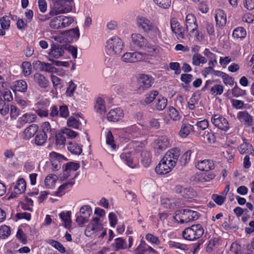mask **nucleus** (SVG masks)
Returning <instances> with one entry per match:
<instances>
[{
  "label": "nucleus",
  "instance_id": "28",
  "mask_svg": "<svg viewBox=\"0 0 254 254\" xmlns=\"http://www.w3.org/2000/svg\"><path fill=\"white\" fill-rule=\"evenodd\" d=\"M194 127L190 124H183L179 131V135L182 138L187 137L191 131H193Z\"/></svg>",
  "mask_w": 254,
  "mask_h": 254
},
{
  "label": "nucleus",
  "instance_id": "25",
  "mask_svg": "<svg viewBox=\"0 0 254 254\" xmlns=\"http://www.w3.org/2000/svg\"><path fill=\"white\" fill-rule=\"evenodd\" d=\"M37 118L36 114L32 113H26L20 117L18 119L19 122L21 125H24L26 123H31L34 122Z\"/></svg>",
  "mask_w": 254,
  "mask_h": 254
},
{
  "label": "nucleus",
  "instance_id": "59",
  "mask_svg": "<svg viewBox=\"0 0 254 254\" xmlns=\"http://www.w3.org/2000/svg\"><path fill=\"white\" fill-rule=\"evenodd\" d=\"M91 222L93 225L94 234L102 229L103 227L100 223L99 218L94 217Z\"/></svg>",
  "mask_w": 254,
  "mask_h": 254
},
{
  "label": "nucleus",
  "instance_id": "35",
  "mask_svg": "<svg viewBox=\"0 0 254 254\" xmlns=\"http://www.w3.org/2000/svg\"><path fill=\"white\" fill-rule=\"evenodd\" d=\"M55 134L56 144L57 145L62 146L65 144V136L63 130L56 132Z\"/></svg>",
  "mask_w": 254,
  "mask_h": 254
},
{
  "label": "nucleus",
  "instance_id": "45",
  "mask_svg": "<svg viewBox=\"0 0 254 254\" xmlns=\"http://www.w3.org/2000/svg\"><path fill=\"white\" fill-rule=\"evenodd\" d=\"M158 95V92L156 90H153L145 95L144 102L146 104L151 103Z\"/></svg>",
  "mask_w": 254,
  "mask_h": 254
},
{
  "label": "nucleus",
  "instance_id": "49",
  "mask_svg": "<svg viewBox=\"0 0 254 254\" xmlns=\"http://www.w3.org/2000/svg\"><path fill=\"white\" fill-rule=\"evenodd\" d=\"M195 126L196 127V128L199 131V132L201 131L203 132L208 128L209 124L207 120H203L197 121L195 124Z\"/></svg>",
  "mask_w": 254,
  "mask_h": 254
},
{
  "label": "nucleus",
  "instance_id": "52",
  "mask_svg": "<svg viewBox=\"0 0 254 254\" xmlns=\"http://www.w3.org/2000/svg\"><path fill=\"white\" fill-rule=\"evenodd\" d=\"M145 239L147 241L153 245H159L161 243L158 237L151 233L147 234L145 236Z\"/></svg>",
  "mask_w": 254,
  "mask_h": 254
},
{
  "label": "nucleus",
  "instance_id": "36",
  "mask_svg": "<svg viewBox=\"0 0 254 254\" xmlns=\"http://www.w3.org/2000/svg\"><path fill=\"white\" fill-rule=\"evenodd\" d=\"M192 2L197 5L198 9L202 13H207L208 7L206 3V0H192Z\"/></svg>",
  "mask_w": 254,
  "mask_h": 254
},
{
  "label": "nucleus",
  "instance_id": "51",
  "mask_svg": "<svg viewBox=\"0 0 254 254\" xmlns=\"http://www.w3.org/2000/svg\"><path fill=\"white\" fill-rule=\"evenodd\" d=\"M79 212L81 215L88 218L92 213V209L90 206L85 205L80 208Z\"/></svg>",
  "mask_w": 254,
  "mask_h": 254
},
{
  "label": "nucleus",
  "instance_id": "6",
  "mask_svg": "<svg viewBox=\"0 0 254 254\" xmlns=\"http://www.w3.org/2000/svg\"><path fill=\"white\" fill-rule=\"evenodd\" d=\"M204 229L201 225L198 224L186 228L182 233L183 238L189 241L197 240L203 235Z\"/></svg>",
  "mask_w": 254,
  "mask_h": 254
},
{
  "label": "nucleus",
  "instance_id": "40",
  "mask_svg": "<svg viewBox=\"0 0 254 254\" xmlns=\"http://www.w3.org/2000/svg\"><path fill=\"white\" fill-rule=\"evenodd\" d=\"M67 148L71 153L76 155H79L82 152L81 147L76 143L69 142Z\"/></svg>",
  "mask_w": 254,
  "mask_h": 254
},
{
  "label": "nucleus",
  "instance_id": "48",
  "mask_svg": "<svg viewBox=\"0 0 254 254\" xmlns=\"http://www.w3.org/2000/svg\"><path fill=\"white\" fill-rule=\"evenodd\" d=\"M167 100L166 98H158L155 102V108L158 111L164 109L167 105Z\"/></svg>",
  "mask_w": 254,
  "mask_h": 254
},
{
  "label": "nucleus",
  "instance_id": "39",
  "mask_svg": "<svg viewBox=\"0 0 254 254\" xmlns=\"http://www.w3.org/2000/svg\"><path fill=\"white\" fill-rule=\"evenodd\" d=\"M46 134H44L39 131L35 138V143L38 146H41L45 144L47 138Z\"/></svg>",
  "mask_w": 254,
  "mask_h": 254
},
{
  "label": "nucleus",
  "instance_id": "13",
  "mask_svg": "<svg viewBox=\"0 0 254 254\" xmlns=\"http://www.w3.org/2000/svg\"><path fill=\"white\" fill-rule=\"evenodd\" d=\"M26 188V183L23 178L19 179L14 186L13 191L11 193L8 199L17 197L19 194L24 192Z\"/></svg>",
  "mask_w": 254,
  "mask_h": 254
},
{
  "label": "nucleus",
  "instance_id": "18",
  "mask_svg": "<svg viewBox=\"0 0 254 254\" xmlns=\"http://www.w3.org/2000/svg\"><path fill=\"white\" fill-rule=\"evenodd\" d=\"M50 157L52 169L54 171L58 170L61 166L60 161L64 159V157L55 152L50 153Z\"/></svg>",
  "mask_w": 254,
  "mask_h": 254
},
{
  "label": "nucleus",
  "instance_id": "29",
  "mask_svg": "<svg viewBox=\"0 0 254 254\" xmlns=\"http://www.w3.org/2000/svg\"><path fill=\"white\" fill-rule=\"evenodd\" d=\"M96 112L100 115H103L106 112L104 100L101 98H98L94 106Z\"/></svg>",
  "mask_w": 254,
  "mask_h": 254
},
{
  "label": "nucleus",
  "instance_id": "32",
  "mask_svg": "<svg viewBox=\"0 0 254 254\" xmlns=\"http://www.w3.org/2000/svg\"><path fill=\"white\" fill-rule=\"evenodd\" d=\"M207 62L206 58L200 54H193L192 57V64L193 65L199 66L201 64H206Z\"/></svg>",
  "mask_w": 254,
  "mask_h": 254
},
{
  "label": "nucleus",
  "instance_id": "58",
  "mask_svg": "<svg viewBox=\"0 0 254 254\" xmlns=\"http://www.w3.org/2000/svg\"><path fill=\"white\" fill-rule=\"evenodd\" d=\"M232 93L233 96L238 97L245 95L246 94V91L245 90L241 89L237 85H235L232 90Z\"/></svg>",
  "mask_w": 254,
  "mask_h": 254
},
{
  "label": "nucleus",
  "instance_id": "15",
  "mask_svg": "<svg viewBox=\"0 0 254 254\" xmlns=\"http://www.w3.org/2000/svg\"><path fill=\"white\" fill-rule=\"evenodd\" d=\"M169 146V140L165 135L159 136L154 142V148L158 153L166 149Z\"/></svg>",
  "mask_w": 254,
  "mask_h": 254
},
{
  "label": "nucleus",
  "instance_id": "1",
  "mask_svg": "<svg viewBox=\"0 0 254 254\" xmlns=\"http://www.w3.org/2000/svg\"><path fill=\"white\" fill-rule=\"evenodd\" d=\"M180 155V150L178 148H173L168 150L156 167V172L159 175H164L170 172L176 166Z\"/></svg>",
  "mask_w": 254,
  "mask_h": 254
},
{
  "label": "nucleus",
  "instance_id": "37",
  "mask_svg": "<svg viewBox=\"0 0 254 254\" xmlns=\"http://www.w3.org/2000/svg\"><path fill=\"white\" fill-rule=\"evenodd\" d=\"M196 192L190 187H185L181 196L186 198H191L195 196Z\"/></svg>",
  "mask_w": 254,
  "mask_h": 254
},
{
  "label": "nucleus",
  "instance_id": "8",
  "mask_svg": "<svg viewBox=\"0 0 254 254\" xmlns=\"http://www.w3.org/2000/svg\"><path fill=\"white\" fill-rule=\"evenodd\" d=\"M73 0H55L53 9L51 11V15L67 13L72 9Z\"/></svg>",
  "mask_w": 254,
  "mask_h": 254
},
{
  "label": "nucleus",
  "instance_id": "56",
  "mask_svg": "<svg viewBox=\"0 0 254 254\" xmlns=\"http://www.w3.org/2000/svg\"><path fill=\"white\" fill-rule=\"evenodd\" d=\"M52 82L56 89H61L63 87L62 79L56 75H52Z\"/></svg>",
  "mask_w": 254,
  "mask_h": 254
},
{
  "label": "nucleus",
  "instance_id": "43",
  "mask_svg": "<svg viewBox=\"0 0 254 254\" xmlns=\"http://www.w3.org/2000/svg\"><path fill=\"white\" fill-rule=\"evenodd\" d=\"M60 19H61L60 15L50 19L49 23L50 27L54 29H62V27H61V20Z\"/></svg>",
  "mask_w": 254,
  "mask_h": 254
},
{
  "label": "nucleus",
  "instance_id": "30",
  "mask_svg": "<svg viewBox=\"0 0 254 254\" xmlns=\"http://www.w3.org/2000/svg\"><path fill=\"white\" fill-rule=\"evenodd\" d=\"M247 36V31L243 27H238L234 29L232 36L235 39H243Z\"/></svg>",
  "mask_w": 254,
  "mask_h": 254
},
{
  "label": "nucleus",
  "instance_id": "54",
  "mask_svg": "<svg viewBox=\"0 0 254 254\" xmlns=\"http://www.w3.org/2000/svg\"><path fill=\"white\" fill-rule=\"evenodd\" d=\"M57 179V177L53 174H50L47 176L45 180V186L47 187L50 188L53 185Z\"/></svg>",
  "mask_w": 254,
  "mask_h": 254
},
{
  "label": "nucleus",
  "instance_id": "60",
  "mask_svg": "<svg viewBox=\"0 0 254 254\" xmlns=\"http://www.w3.org/2000/svg\"><path fill=\"white\" fill-rule=\"evenodd\" d=\"M205 174L204 173H199V174H195L192 176V181L195 183H204L207 181V180L205 179Z\"/></svg>",
  "mask_w": 254,
  "mask_h": 254
},
{
  "label": "nucleus",
  "instance_id": "55",
  "mask_svg": "<svg viewBox=\"0 0 254 254\" xmlns=\"http://www.w3.org/2000/svg\"><path fill=\"white\" fill-rule=\"evenodd\" d=\"M10 234V229L9 227L3 225L0 227V237L5 239Z\"/></svg>",
  "mask_w": 254,
  "mask_h": 254
},
{
  "label": "nucleus",
  "instance_id": "10",
  "mask_svg": "<svg viewBox=\"0 0 254 254\" xmlns=\"http://www.w3.org/2000/svg\"><path fill=\"white\" fill-rule=\"evenodd\" d=\"M186 30L190 35H193L199 39V33L197 30L196 19L194 15L189 14L186 17Z\"/></svg>",
  "mask_w": 254,
  "mask_h": 254
},
{
  "label": "nucleus",
  "instance_id": "2",
  "mask_svg": "<svg viewBox=\"0 0 254 254\" xmlns=\"http://www.w3.org/2000/svg\"><path fill=\"white\" fill-rule=\"evenodd\" d=\"M124 43L121 39L118 37H113L109 39L106 43L105 52L111 57L119 55L123 51ZM113 58L106 57L105 62L110 65L113 62Z\"/></svg>",
  "mask_w": 254,
  "mask_h": 254
},
{
  "label": "nucleus",
  "instance_id": "44",
  "mask_svg": "<svg viewBox=\"0 0 254 254\" xmlns=\"http://www.w3.org/2000/svg\"><path fill=\"white\" fill-rule=\"evenodd\" d=\"M224 91V87L221 84H216L210 88V92L214 96L221 95Z\"/></svg>",
  "mask_w": 254,
  "mask_h": 254
},
{
  "label": "nucleus",
  "instance_id": "11",
  "mask_svg": "<svg viewBox=\"0 0 254 254\" xmlns=\"http://www.w3.org/2000/svg\"><path fill=\"white\" fill-rule=\"evenodd\" d=\"M212 124L218 129L227 131L230 128L227 120L223 116L219 115H213L211 119Z\"/></svg>",
  "mask_w": 254,
  "mask_h": 254
},
{
  "label": "nucleus",
  "instance_id": "22",
  "mask_svg": "<svg viewBox=\"0 0 254 254\" xmlns=\"http://www.w3.org/2000/svg\"><path fill=\"white\" fill-rule=\"evenodd\" d=\"M42 130L39 131L43 134H46L47 137H49V139L52 138H54L55 134V129H52L50 123L48 122H45L42 124L41 126Z\"/></svg>",
  "mask_w": 254,
  "mask_h": 254
},
{
  "label": "nucleus",
  "instance_id": "24",
  "mask_svg": "<svg viewBox=\"0 0 254 254\" xmlns=\"http://www.w3.org/2000/svg\"><path fill=\"white\" fill-rule=\"evenodd\" d=\"M38 127L35 124H32L25 129L24 131V138L29 139L38 131Z\"/></svg>",
  "mask_w": 254,
  "mask_h": 254
},
{
  "label": "nucleus",
  "instance_id": "61",
  "mask_svg": "<svg viewBox=\"0 0 254 254\" xmlns=\"http://www.w3.org/2000/svg\"><path fill=\"white\" fill-rule=\"evenodd\" d=\"M9 108L8 105L5 103L2 99H0V113L1 115L4 116L8 113Z\"/></svg>",
  "mask_w": 254,
  "mask_h": 254
},
{
  "label": "nucleus",
  "instance_id": "46",
  "mask_svg": "<svg viewBox=\"0 0 254 254\" xmlns=\"http://www.w3.org/2000/svg\"><path fill=\"white\" fill-rule=\"evenodd\" d=\"M168 114L170 118L173 121H179L181 119L179 112L173 107H169Z\"/></svg>",
  "mask_w": 254,
  "mask_h": 254
},
{
  "label": "nucleus",
  "instance_id": "17",
  "mask_svg": "<svg viewBox=\"0 0 254 254\" xmlns=\"http://www.w3.org/2000/svg\"><path fill=\"white\" fill-rule=\"evenodd\" d=\"M124 117L123 110L120 108H116L110 111L108 113L107 118L110 122H117Z\"/></svg>",
  "mask_w": 254,
  "mask_h": 254
},
{
  "label": "nucleus",
  "instance_id": "62",
  "mask_svg": "<svg viewBox=\"0 0 254 254\" xmlns=\"http://www.w3.org/2000/svg\"><path fill=\"white\" fill-rule=\"evenodd\" d=\"M79 167L80 165L78 163L69 162L66 163L64 169L66 171H67L69 173L71 171H75L77 170Z\"/></svg>",
  "mask_w": 254,
  "mask_h": 254
},
{
  "label": "nucleus",
  "instance_id": "16",
  "mask_svg": "<svg viewBox=\"0 0 254 254\" xmlns=\"http://www.w3.org/2000/svg\"><path fill=\"white\" fill-rule=\"evenodd\" d=\"M195 166L198 170L202 171H209L214 168V164L211 160L204 159L198 161Z\"/></svg>",
  "mask_w": 254,
  "mask_h": 254
},
{
  "label": "nucleus",
  "instance_id": "27",
  "mask_svg": "<svg viewBox=\"0 0 254 254\" xmlns=\"http://www.w3.org/2000/svg\"><path fill=\"white\" fill-rule=\"evenodd\" d=\"M193 152V150L190 149L182 155L179 161L181 166H185L190 162L191 154Z\"/></svg>",
  "mask_w": 254,
  "mask_h": 254
},
{
  "label": "nucleus",
  "instance_id": "31",
  "mask_svg": "<svg viewBox=\"0 0 254 254\" xmlns=\"http://www.w3.org/2000/svg\"><path fill=\"white\" fill-rule=\"evenodd\" d=\"M141 163L145 167H148L151 163V154L149 151L143 150L141 153Z\"/></svg>",
  "mask_w": 254,
  "mask_h": 254
},
{
  "label": "nucleus",
  "instance_id": "57",
  "mask_svg": "<svg viewBox=\"0 0 254 254\" xmlns=\"http://www.w3.org/2000/svg\"><path fill=\"white\" fill-rule=\"evenodd\" d=\"M145 242L143 240H141L140 245L137 247L135 250L136 254H144L145 252H147V247L148 246Z\"/></svg>",
  "mask_w": 254,
  "mask_h": 254
},
{
  "label": "nucleus",
  "instance_id": "19",
  "mask_svg": "<svg viewBox=\"0 0 254 254\" xmlns=\"http://www.w3.org/2000/svg\"><path fill=\"white\" fill-rule=\"evenodd\" d=\"M215 19L216 26L219 27H223L225 26L227 21L226 14L223 10L219 9L215 11Z\"/></svg>",
  "mask_w": 254,
  "mask_h": 254
},
{
  "label": "nucleus",
  "instance_id": "23",
  "mask_svg": "<svg viewBox=\"0 0 254 254\" xmlns=\"http://www.w3.org/2000/svg\"><path fill=\"white\" fill-rule=\"evenodd\" d=\"M199 134L203 137L205 142L213 143L216 141V137L215 134L211 130H206L203 132L200 131L199 132Z\"/></svg>",
  "mask_w": 254,
  "mask_h": 254
},
{
  "label": "nucleus",
  "instance_id": "34",
  "mask_svg": "<svg viewBox=\"0 0 254 254\" xmlns=\"http://www.w3.org/2000/svg\"><path fill=\"white\" fill-rule=\"evenodd\" d=\"M70 212L67 211L65 213L62 212L59 215L60 218L64 223V226L66 228L69 227L71 224Z\"/></svg>",
  "mask_w": 254,
  "mask_h": 254
},
{
  "label": "nucleus",
  "instance_id": "53",
  "mask_svg": "<svg viewBox=\"0 0 254 254\" xmlns=\"http://www.w3.org/2000/svg\"><path fill=\"white\" fill-rule=\"evenodd\" d=\"M106 143L110 145L113 150H115L116 145L115 144L113 135L111 131L109 130L106 134Z\"/></svg>",
  "mask_w": 254,
  "mask_h": 254
},
{
  "label": "nucleus",
  "instance_id": "14",
  "mask_svg": "<svg viewBox=\"0 0 254 254\" xmlns=\"http://www.w3.org/2000/svg\"><path fill=\"white\" fill-rule=\"evenodd\" d=\"M64 47L59 44H53L51 45L49 52V58L58 59L64 55Z\"/></svg>",
  "mask_w": 254,
  "mask_h": 254
},
{
  "label": "nucleus",
  "instance_id": "41",
  "mask_svg": "<svg viewBox=\"0 0 254 254\" xmlns=\"http://www.w3.org/2000/svg\"><path fill=\"white\" fill-rule=\"evenodd\" d=\"M14 90L16 91L24 92L26 91L27 85L26 82L22 80H18L14 85Z\"/></svg>",
  "mask_w": 254,
  "mask_h": 254
},
{
  "label": "nucleus",
  "instance_id": "7",
  "mask_svg": "<svg viewBox=\"0 0 254 254\" xmlns=\"http://www.w3.org/2000/svg\"><path fill=\"white\" fill-rule=\"evenodd\" d=\"M154 82V78L148 74H140L137 79L135 90L139 94H142L150 89Z\"/></svg>",
  "mask_w": 254,
  "mask_h": 254
},
{
  "label": "nucleus",
  "instance_id": "63",
  "mask_svg": "<svg viewBox=\"0 0 254 254\" xmlns=\"http://www.w3.org/2000/svg\"><path fill=\"white\" fill-rule=\"evenodd\" d=\"M23 73L25 76H28L31 73V65L28 62H24L22 64Z\"/></svg>",
  "mask_w": 254,
  "mask_h": 254
},
{
  "label": "nucleus",
  "instance_id": "64",
  "mask_svg": "<svg viewBox=\"0 0 254 254\" xmlns=\"http://www.w3.org/2000/svg\"><path fill=\"white\" fill-rule=\"evenodd\" d=\"M10 21L7 16H4L0 19V23L3 29H8L10 26Z\"/></svg>",
  "mask_w": 254,
  "mask_h": 254
},
{
  "label": "nucleus",
  "instance_id": "26",
  "mask_svg": "<svg viewBox=\"0 0 254 254\" xmlns=\"http://www.w3.org/2000/svg\"><path fill=\"white\" fill-rule=\"evenodd\" d=\"M239 151L242 154H247V155H254V149L253 148L252 145L247 142H244L243 144L240 145Z\"/></svg>",
  "mask_w": 254,
  "mask_h": 254
},
{
  "label": "nucleus",
  "instance_id": "5",
  "mask_svg": "<svg viewBox=\"0 0 254 254\" xmlns=\"http://www.w3.org/2000/svg\"><path fill=\"white\" fill-rule=\"evenodd\" d=\"M199 213L190 209L179 210L176 212L174 219L180 224L187 223L198 219Z\"/></svg>",
  "mask_w": 254,
  "mask_h": 254
},
{
  "label": "nucleus",
  "instance_id": "12",
  "mask_svg": "<svg viewBox=\"0 0 254 254\" xmlns=\"http://www.w3.org/2000/svg\"><path fill=\"white\" fill-rule=\"evenodd\" d=\"M171 28L178 39L180 40L185 38V30L176 18H173L171 19Z\"/></svg>",
  "mask_w": 254,
  "mask_h": 254
},
{
  "label": "nucleus",
  "instance_id": "9",
  "mask_svg": "<svg viewBox=\"0 0 254 254\" xmlns=\"http://www.w3.org/2000/svg\"><path fill=\"white\" fill-rule=\"evenodd\" d=\"M131 41L135 46L140 48L145 47L149 52L155 51L156 46L149 43L143 35L139 33H134L131 36Z\"/></svg>",
  "mask_w": 254,
  "mask_h": 254
},
{
  "label": "nucleus",
  "instance_id": "38",
  "mask_svg": "<svg viewBox=\"0 0 254 254\" xmlns=\"http://www.w3.org/2000/svg\"><path fill=\"white\" fill-rule=\"evenodd\" d=\"M75 183L74 179L73 178L70 180V181L64 183L63 185H61L59 188L58 190L56 192V195L57 196H60L63 194V191L65 190L68 186L71 187Z\"/></svg>",
  "mask_w": 254,
  "mask_h": 254
},
{
  "label": "nucleus",
  "instance_id": "47",
  "mask_svg": "<svg viewBox=\"0 0 254 254\" xmlns=\"http://www.w3.org/2000/svg\"><path fill=\"white\" fill-rule=\"evenodd\" d=\"M48 244L52 247H54L62 253H64L65 252V249L63 245L58 241L51 239L49 240Z\"/></svg>",
  "mask_w": 254,
  "mask_h": 254
},
{
  "label": "nucleus",
  "instance_id": "21",
  "mask_svg": "<svg viewBox=\"0 0 254 254\" xmlns=\"http://www.w3.org/2000/svg\"><path fill=\"white\" fill-rule=\"evenodd\" d=\"M34 81L43 88H47L49 83L48 78L40 73H35L34 75Z\"/></svg>",
  "mask_w": 254,
  "mask_h": 254
},
{
  "label": "nucleus",
  "instance_id": "33",
  "mask_svg": "<svg viewBox=\"0 0 254 254\" xmlns=\"http://www.w3.org/2000/svg\"><path fill=\"white\" fill-rule=\"evenodd\" d=\"M143 59V55L139 52L128 53V63H134Z\"/></svg>",
  "mask_w": 254,
  "mask_h": 254
},
{
  "label": "nucleus",
  "instance_id": "3",
  "mask_svg": "<svg viewBox=\"0 0 254 254\" xmlns=\"http://www.w3.org/2000/svg\"><path fill=\"white\" fill-rule=\"evenodd\" d=\"M136 24L139 29L148 33L149 38L153 41L156 40L157 37L161 35V32L158 27L144 17H137Z\"/></svg>",
  "mask_w": 254,
  "mask_h": 254
},
{
  "label": "nucleus",
  "instance_id": "4",
  "mask_svg": "<svg viewBox=\"0 0 254 254\" xmlns=\"http://www.w3.org/2000/svg\"><path fill=\"white\" fill-rule=\"evenodd\" d=\"M142 143L138 141H131L128 144V167L136 168L138 166L137 152L140 151Z\"/></svg>",
  "mask_w": 254,
  "mask_h": 254
},
{
  "label": "nucleus",
  "instance_id": "50",
  "mask_svg": "<svg viewBox=\"0 0 254 254\" xmlns=\"http://www.w3.org/2000/svg\"><path fill=\"white\" fill-rule=\"evenodd\" d=\"M76 87V85L72 80L69 81L65 91L66 96L69 97H73Z\"/></svg>",
  "mask_w": 254,
  "mask_h": 254
},
{
  "label": "nucleus",
  "instance_id": "42",
  "mask_svg": "<svg viewBox=\"0 0 254 254\" xmlns=\"http://www.w3.org/2000/svg\"><path fill=\"white\" fill-rule=\"evenodd\" d=\"M61 27L65 28L70 25L73 22V18L72 17H68L64 15H60Z\"/></svg>",
  "mask_w": 254,
  "mask_h": 254
},
{
  "label": "nucleus",
  "instance_id": "20",
  "mask_svg": "<svg viewBox=\"0 0 254 254\" xmlns=\"http://www.w3.org/2000/svg\"><path fill=\"white\" fill-rule=\"evenodd\" d=\"M237 118L240 121L244 122L247 126L253 125V118L247 111L239 112L237 114Z\"/></svg>",
  "mask_w": 254,
  "mask_h": 254
}]
</instances>
